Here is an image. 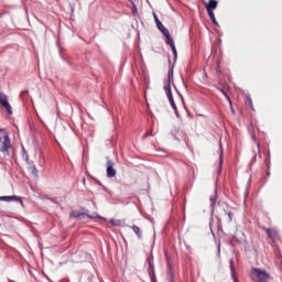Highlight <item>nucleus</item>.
<instances>
[{"label": "nucleus", "instance_id": "7ed1b4c3", "mask_svg": "<svg viewBox=\"0 0 282 282\" xmlns=\"http://www.w3.org/2000/svg\"><path fill=\"white\" fill-rule=\"evenodd\" d=\"M252 274L257 276L258 282H268V279H270V274H268V272L258 268L252 269Z\"/></svg>", "mask_w": 282, "mask_h": 282}, {"label": "nucleus", "instance_id": "c85d7f7f", "mask_svg": "<svg viewBox=\"0 0 282 282\" xmlns=\"http://www.w3.org/2000/svg\"><path fill=\"white\" fill-rule=\"evenodd\" d=\"M170 274H171V282H175V280L173 279V273L170 272Z\"/></svg>", "mask_w": 282, "mask_h": 282}, {"label": "nucleus", "instance_id": "a878e982", "mask_svg": "<svg viewBox=\"0 0 282 282\" xmlns=\"http://www.w3.org/2000/svg\"><path fill=\"white\" fill-rule=\"evenodd\" d=\"M130 2L132 4V10H138V7H135V3L132 0H130Z\"/></svg>", "mask_w": 282, "mask_h": 282}, {"label": "nucleus", "instance_id": "a211bd4d", "mask_svg": "<svg viewBox=\"0 0 282 282\" xmlns=\"http://www.w3.org/2000/svg\"><path fill=\"white\" fill-rule=\"evenodd\" d=\"M11 202H19L23 206V199L17 195L11 196Z\"/></svg>", "mask_w": 282, "mask_h": 282}, {"label": "nucleus", "instance_id": "ddd939ff", "mask_svg": "<svg viewBox=\"0 0 282 282\" xmlns=\"http://www.w3.org/2000/svg\"><path fill=\"white\" fill-rule=\"evenodd\" d=\"M29 171L32 175H34L35 177H39V170L36 169V165H31L29 167Z\"/></svg>", "mask_w": 282, "mask_h": 282}, {"label": "nucleus", "instance_id": "f257e3e1", "mask_svg": "<svg viewBox=\"0 0 282 282\" xmlns=\"http://www.w3.org/2000/svg\"><path fill=\"white\" fill-rule=\"evenodd\" d=\"M169 79L164 85V91L167 96V100L171 104L172 109H174L176 117L180 118V112L177 111V105H175V99H173V90H171V78H173V69H170L167 73Z\"/></svg>", "mask_w": 282, "mask_h": 282}, {"label": "nucleus", "instance_id": "2eb2a0df", "mask_svg": "<svg viewBox=\"0 0 282 282\" xmlns=\"http://www.w3.org/2000/svg\"><path fill=\"white\" fill-rule=\"evenodd\" d=\"M110 224L112 226L120 227V226H122V220L112 218V219H110Z\"/></svg>", "mask_w": 282, "mask_h": 282}, {"label": "nucleus", "instance_id": "473e14b6", "mask_svg": "<svg viewBox=\"0 0 282 282\" xmlns=\"http://www.w3.org/2000/svg\"><path fill=\"white\" fill-rule=\"evenodd\" d=\"M267 175L270 176V172H267Z\"/></svg>", "mask_w": 282, "mask_h": 282}, {"label": "nucleus", "instance_id": "f8f14e48", "mask_svg": "<svg viewBox=\"0 0 282 282\" xmlns=\"http://www.w3.org/2000/svg\"><path fill=\"white\" fill-rule=\"evenodd\" d=\"M131 228L133 232L137 235L138 239H142V231L140 230V227L133 225Z\"/></svg>", "mask_w": 282, "mask_h": 282}, {"label": "nucleus", "instance_id": "0eeeda50", "mask_svg": "<svg viewBox=\"0 0 282 282\" xmlns=\"http://www.w3.org/2000/svg\"><path fill=\"white\" fill-rule=\"evenodd\" d=\"M218 194H217V189H215L214 195H212L209 197V202H210V208H212V213H215V207L217 206V199H218Z\"/></svg>", "mask_w": 282, "mask_h": 282}, {"label": "nucleus", "instance_id": "f3484780", "mask_svg": "<svg viewBox=\"0 0 282 282\" xmlns=\"http://www.w3.org/2000/svg\"><path fill=\"white\" fill-rule=\"evenodd\" d=\"M225 215H227V221L228 224H230V221H232V218L235 217V214H232V212L225 210Z\"/></svg>", "mask_w": 282, "mask_h": 282}, {"label": "nucleus", "instance_id": "4468645a", "mask_svg": "<svg viewBox=\"0 0 282 282\" xmlns=\"http://www.w3.org/2000/svg\"><path fill=\"white\" fill-rule=\"evenodd\" d=\"M73 217H78L79 219H85V217H87L88 219H91V216H89L88 214H76V213H73Z\"/></svg>", "mask_w": 282, "mask_h": 282}, {"label": "nucleus", "instance_id": "393cba45", "mask_svg": "<svg viewBox=\"0 0 282 282\" xmlns=\"http://www.w3.org/2000/svg\"><path fill=\"white\" fill-rule=\"evenodd\" d=\"M217 250H218V257H221V243H218Z\"/></svg>", "mask_w": 282, "mask_h": 282}, {"label": "nucleus", "instance_id": "9d476101", "mask_svg": "<svg viewBox=\"0 0 282 282\" xmlns=\"http://www.w3.org/2000/svg\"><path fill=\"white\" fill-rule=\"evenodd\" d=\"M207 14H208V17H209L212 23L218 28V26H219V23L217 22V19H215V12L209 11V12H207Z\"/></svg>", "mask_w": 282, "mask_h": 282}, {"label": "nucleus", "instance_id": "1a4fd4ad", "mask_svg": "<svg viewBox=\"0 0 282 282\" xmlns=\"http://www.w3.org/2000/svg\"><path fill=\"white\" fill-rule=\"evenodd\" d=\"M217 0H209L208 4H206L207 12H213V10H217Z\"/></svg>", "mask_w": 282, "mask_h": 282}, {"label": "nucleus", "instance_id": "b1692460", "mask_svg": "<svg viewBox=\"0 0 282 282\" xmlns=\"http://www.w3.org/2000/svg\"><path fill=\"white\" fill-rule=\"evenodd\" d=\"M229 263H230L231 274H235V262L232 260H229Z\"/></svg>", "mask_w": 282, "mask_h": 282}, {"label": "nucleus", "instance_id": "bb28decb", "mask_svg": "<svg viewBox=\"0 0 282 282\" xmlns=\"http://www.w3.org/2000/svg\"><path fill=\"white\" fill-rule=\"evenodd\" d=\"M254 162H257V154H253V158L251 160V164H254Z\"/></svg>", "mask_w": 282, "mask_h": 282}, {"label": "nucleus", "instance_id": "20e7f679", "mask_svg": "<svg viewBox=\"0 0 282 282\" xmlns=\"http://www.w3.org/2000/svg\"><path fill=\"white\" fill-rule=\"evenodd\" d=\"M148 274L150 276L151 282H158V278L155 276V264H153V257H148Z\"/></svg>", "mask_w": 282, "mask_h": 282}, {"label": "nucleus", "instance_id": "cd10ccee", "mask_svg": "<svg viewBox=\"0 0 282 282\" xmlns=\"http://www.w3.org/2000/svg\"><path fill=\"white\" fill-rule=\"evenodd\" d=\"M153 17H154L155 23L158 24V21H160V19L158 18V14L153 13Z\"/></svg>", "mask_w": 282, "mask_h": 282}, {"label": "nucleus", "instance_id": "9b49d317", "mask_svg": "<svg viewBox=\"0 0 282 282\" xmlns=\"http://www.w3.org/2000/svg\"><path fill=\"white\" fill-rule=\"evenodd\" d=\"M164 36L166 39L167 45H170V47H175V41H173V37H171V33H167Z\"/></svg>", "mask_w": 282, "mask_h": 282}, {"label": "nucleus", "instance_id": "dca6fc26", "mask_svg": "<svg viewBox=\"0 0 282 282\" xmlns=\"http://www.w3.org/2000/svg\"><path fill=\"white\" fill-rule=\"evenodd\" d=\"M267 235L268 237H270L271 239H274V237H276V231H274V229H267Z\"/></svg>", "mask_w": 282, "mask_h": 282}, {"label": "nucleus", "instance_id": "6e6552de", "mask_svg": "<svg viewBox=\"0 0 282 282\" xmlns=\"http://www.w3.org/2000/svg\"><path fill=\"white\" fill-rule=\"evenodd\" d=\"M156 28H158V30H160V32L163 34V36H166L167 34L171 33V32H169V29H166V26H164V24H162V22L160 20H156Z\"/></svg>", "mask_w": 282, "mask_h": 282}, {"label": "nucleus", "instance_id": "f03ea898", "mask_svg": "<svg viewBox=\"0 0 282 282\" xmlns=\"http://www.w3.org/2000/svg\"><path fill=\"white\" fill-rule=\"evenodd\" d=\"M2 132L3 130H0V152L2 153L3 158H10V149L12 147V144L10 143V135L4 134L2 138Z\"/></svg>", "mask_w": 282, "mask_h": 282}, {"label": "nucleus", "instance_id": "2f4dec72", "mask_svg": "<svg viewBox=\"0 0 282 282\" xmlns=\"http://www.w3.org/2000/svg\"><path fill=\"white\" fill-rule=\"evenodd\" d=\"M23 94H25V91H22V93H21V96H23Z\"/></svg>", "mask_w": 282, "mask_h": 282}, {"label": "nucleus", "instance_id": "c756f323", "mask_svg": "<svg viewBox=\"0 0 282 282\" xmlns=\"http://www.w3.org/2000/svg\"><path fill=\"white\" fill-rule=\"evenodd\" d=\"M267 166L268 169H270V161H267Z\"/></svg>", "mask_w": 282, "mask_h": 282}, {"label": "nucleus", "instance_id": "423d86ee", "mask_svg": "<svg viewBox=\"0 0 282 282\" xmlns=\"http://www.w3.org/2000/svg\"><path fill=\"white\" fill-rule=\"evenodd\" d=\"M0 105L7 109L8 113L12 115V106L8 101V96L0 91Z\"/></svg>", "mask_w": 282, "mask_h": 282}, {"label": "nucleus", "instance_id": "6ab92c4d", "mask_svg": "<svg viewBox=\"0 0 282 282\" xmlns=\"http://www.w3.org/2000/svg\"><path fill=\"white\" fill-rule=\"evenodd\" d=\"M221 164H224V152H221V153H220V156H219L218 173H221Z\"/></svg>", "mask_w": 282, "mask_h": 282}, {"label": "nucleus", "instance_id": "412c9836", "mask_svg": "<svg viewBox=\"0 0 282 282\" xmlns=\"http://www.w3.org/2000/svg\"><path fill=\"white\" fill-rule=\"evenodd\" d=\"M247 99H248V105H249L251 111H254V106L252 105V98H250V96H248Z\"/></svg>", "mask_w": 282, "mask_h": 282}, {"label": "nucleus", "instance_id": "39448f33", "mask_svg": "<svg viewBox=\"0 0 282 282\" xmlns=\"http://www.w3.org/2000/svg\"><path fill=\"white\" fill-rule=\"evenodd\" d=\"M107 160V177H116V169H113V166H116V163L113 161H111V159H109V156L106 158Z\"/></svg>", "mask_w": 282, "mask_h": 282}, {"label": "nucleus", "instance_id": "aec40b11", "mask_svg": "<svg viewBox=\"0 0 282 282\" xmlns=\"http://www.w3.org/2000/svg\"><path fill=\"white\" fill-rule=\"evenodd\" d=\"M0 202H12V196H0Z\"/></svg>", "mask_w": 282, "mask_h": 282}, {"label": "nucleus", "instance_id": "4be33fe9", "mask_svg": "<svg viewBox=\"0 0 282 282\" xmlns=\"http://www.w3.org/2000/svg\"><path fill=\"white\" fill-rule=\"evenodd\" d=\"M171 50L173 52L174 61H177V48L175 46H172Z\"/></svg>", "mask_w": 282, "mask_h": 282}, {"label": "nucleus", "instance_id": "5701e85b", "mask_svg": "<svg viewBox=\"0 0 282 282\" xmlns=\"http://www.w3.org/2000/svg\"><path fill=\"white\" fill-rule=\"evenodd\" d=\"M221 93L224 94L225 98H227L230 107H232V100H230V97L228 96V94H226V91L221 90Z\"/></svg>", "mask_w": 282, "mask_h": 282}, {"label": "nucleus", "instance_id": "7c9ffc66", "mask_svg": "<svg viewBox=\"0 0 282 282\" xmlns=\"http://www.w3.org/2000/svg\"><path fill=\"white\" fill-rule=\"evenodd\" d=\"M231 112L235 113V109H232V107H231Z\"/></svg>", "mask_w": 282, "mask_h": 282}]
</instances>
